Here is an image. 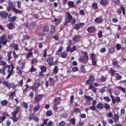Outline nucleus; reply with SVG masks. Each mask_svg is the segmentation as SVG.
Instances as JSON below:
<instances>
[{
    "instance_id": "obj_1",
    "label": "nucleus",
    "mask_w": 126,
    "mask_h": 126,
    "mask_svg": "<svg viewBox=\"0 0 126 126\" xmlns=\"http://www.w3.org/2000/svg\"><path fill=\"white\" fill-rule=\"evenodd\" d=\"M12 10L13 12H15V14H22V11L21 10L16 9L15 7V5L12 2H10L8 4V7H7V11H10Z\"/></svg>"
},
{
    "instance_id": "obj_2",
    "label": "nucleus",
    "mask_w": 126,
    "mask_h": 126,
    "mask_svg": "<svg viewBox=\"0 0 126 126\" xmlns=\"http://www.w3.org/2000/svg\"><path fill=\"white\" fill-rule=\"evenodd\" d=\"M5 66L6 68H8L7 70V73H8V75L6 77V79H9L10 78V77L12 75V74L14 73L13 69L15 68V66L13 64H11V65L7 64Z\"/></svg>"
},
{
    "instance_id": "obj_3",
    "label": "nucleus",
    "mask_w": 126,
    "mask_h": 126,
    "mask_svg": "<svg viewBox=\"0 0 126 126\" xmlns=\"http://www.w3.org/2000/svg\"><path fill=\"white\" fill-rule=\"evenodd\" d=\"M41 85V83H40V81L39 80H35L33 84L31 87V89L32 91L36 92L37 89Z\"/></svg>"
},
{
    "instance_id": "obj_4",
    "label": "nucleus",
    "mask_w": 126,
    "mask_h": 126,
    "mask_svg": "<svg viewBox=\"0 0 126 126\" xmlns=\"http://www.w3.org/2000/svg\"><path fill=\"white\" fill-rule=\"evenodd\" d=\"M2 85L5 86L8 90L12 89H15L17 87V86L13 83H8L7 81H4L2 82Z\"/></svg>"
},
{
    "instance_id": "obj_5",
    "label": "nucleus",
    "mask_w": 126,
    "mask_h": 126,
    "mask_svg": "<svg viewBox=\"0 0 126 126\" xmlns=\"http://www.w3.org/2000/svg\"><path fill=\"white\" fill-rule=\"evenodd\" d=\"M89 61L88 53L87 52H84V56L80 57L79 61V62H85L88 63Z\"/></svg>"
},
{
    "instance_id": "obj_6",
    "label": "nucleus",
    "mask_w": 126,
    "mask_h": 126,
    "mask_svg": "<svg viewBox=\"0 0 126 126\" xmlns=\"http://www.w3.org/2000/svg\"><path fill=\"white\" fill-rule=\"evenodd\" d=\"M66 15L68 18V23H70V22H71L72 25L75 24L76 22V19L75 18H73V16L70 13H66Z\"/></svg>"
},
{
    "instance_id": "obj_7",
    "label": "nucleus",
    "mask_w": 126,
    "mask_h": 126,
    "mask_svg": "<svg viewBox=\"0 0 126 126\" xmlns=\"http://www.w3.org/2000/svg\"><path fill=\"white\" fill-rule=\"evenodd\" d=\"M110 97L111 98L112 102L113 104V105H115L116 102H121V99L120 96H117L115 97V99L114 96L112 93L110 94Z\"/></svg>"
},
{
    "instance_id": "obj_8",
    "label": "nucleus",
    "mask_w": 126,
    "mask_h": 126,
    "mask_svg": "<svg viewBox=\"0 0 126 126\" xmlns=\"http://www.w3.org/2000/svg\"><path fill=\"white\" fill-rule=\"evenodd\" d=\"M7 43V39L6 38V35L5 34H2L0 37V44L5 46Z\"/></svg>"
},
{
    "instance_id": "obj_9",
    "label": "nucleus",
    "mask_w": 126,
    "mask_h": 126,
    "mask_svg": "<svg viewBox=\"0 0 126 126\" xmlns=\"http://www.w3.org/2000/svg\"><path fill=\"white\" fill-rule=\"evenodd\" d=\"M42 31L43 33H38V36H44V35H46L48 32L49 31V27L48 25L44 26L42 29Z\"/></svg>"
},
{
    "instance_id": "obj_10",
    "label": "nucleus",
    "mask_w": 126,
    "mask_h": 126,
    "mask_svg": "<svg viewBox=\"0 0 126 126\" xmlns=\"http://www.w3.org/2000/svg\"><path fill=\"white\" fill-rule=\"evenodd\" d=\"M54 57H49L46 59V63H48V65H49L50 67L54 65Z\"/></svg>"
},
{
    "instance_id": "obj_11",
    "label": "nucleus",
    "mask_w": 126,
    "mask_h": 126,
    "mask_svg": "<svg viewBox=\"0 0 126 126\" xmlns=\"http://www.w3.org/2000/svg\"><path fill=\"white\" fill-rule=\"evenodd\" d=\"M95 55L93 53L91 55L90 59L92 60V65L95 66L97 65L96 59L95 57Z\"/></svg>"
},
{
    "instance_id": "obj_12",
    "label": "nucleus",
    "mask_w": 126,
    "mask_h": 126,
    "mask_svg": "<svg viewBox=\"0 0 126 126\" xmlns=\"http://www.w3.org/2000/svg\"><path fill=\"white\" fill-rule=\"evenodd\" d=\"M123 12V15H126V9L124 6H121V9L119 8L117 9V12L118 13H119L120 14H121Z\"/></svg>"
},
{
    "instance_id": "obj_13",
    "label": "nucleus",
    "mask_w": 126,
    "mask_h": 126,
    "mask_svg": "<svg viewBox=\"0 0 126 126\" xmlns=\"http://www.w3.org/2000/svg\"><path fill=\"white\" fill-rule=\"evenodd\" d=\"M81 39V36L80 35H75L73 38V41L75 43L79 42Z\"/></svg>"
},
{
    "instance_id": "obj_14",
    "label": "nucleus",
    "mask_w": 126,
    "mask_h": 126,
    "mask_svg": "<svg viewBox=\"0 0 126 126\" xmlns=\"http://www.w3.org/2000/svg\"><path fill=\"white\" fill-rule=\"evenodd\" d=\"M94 22H95V23H98V24L102 23L103 22V19L101 16L97 17L95 18L94 20Z\"/></svg>"
},
{
    "instance_id": "obj_15",
    "label": "nucleus",
    "mask_w": 126,
    "mask_h": 126,
    "mask_svg": "<svg viewBox=\"0 0 126 126\" xmlns=\"http://www.w3.org/2000/svg\"><path fill=\"white\" fill-rule=\"evenodd\" d=\"M43 96V94H41L36 95L34 98L35 102H38L42 100Z\"/></svg>"
},
{
    "instance_id": "obj_16",
    "label": "nucleus",
    "mask_w": 126,
    "mask_h": 126,
    "mask_svg": "<svg viewBox=\"0 0 126 126\" xmlns=\"http://www.w3.org/2000/svg\"><path fill=\"white\" fill-rule=\"evenodd\" d=\"M8 16V13L5 11H1L0 12V17L1 18H7Z\"/></svg>"
},
{
    "instance_id": "obj_17",
    "label": "nucleus",
    "mask_w": 126,
    "mask_h": 126,
    "mask_svg": "<svg viewBox=\"0 0 126 126\" xmlns=\"http://www.w3.org/2000/svg\"><path fill=\"white\" fill-rule=\"evenodd\" d=\"M21 107L19 106H16L15 108V111L12 112L11 114L17 115L18 114L20 111Z\"/></svg>"
},
{
    "instance_id": "obj_18",
    "label": "nucleus",
    "mask_w": 126,
    "mask_h": 126,
    "mask_svg": "<svg viewBox=\"0 0 126 126\" xmlns=\"http://www.w3.org/2000/svg\"><path fill=\"white\" fill-rule=\"evenodd\" d=\"M12 117L11 118V120L13 121L14 123L17 122L19 119V118L17 116L16 114H11Z\"/></svg>"
},
{
    "instance_id": "obj_19",
    "label": "nucleus",
    "mask_w": 126,
    "mask_h": 126,
    "mask_svg": "<svg viewBox=\"0 0 126 126\" xmlns=\"http://www.w3.org/2000/svg\"><path fill=\"white\" fill-rule=\"evenodd\" d=\"M96 108L97 110L101 111L104 108V105L103 103L99 102L96 105Z\"/></svg>"
},
{
    "instance_id": "obj_20",
    "label": "nucleus",
    "mask_w": 126,
    "mask_h": 126,
    "mask_svg": "<svg viewBox=\"0 0 126 126\" xmlns=\"http://www.w3.org/2000/svg\"><path fill=\"white\" fill-rule=\"evenodd\" d=\"M84 25H85L84 23H81L80 24H76L74 26V29H75L76 30H79V29H80V28H81V26H84Z\"/></svg>"
},
{
    "instance_id": "obj_21",
    "label": "nucleus",
    "mask_w": 126,
    "mask_h": 126,
    "mask_svg": "<svg viewBox=\"0 0 126 126\" xmlns=\"http://www.w3.org/2000/svg\"><path fill=\"white\" fill-rule=\"evenodd\" d=\"M13 47L15 51H18L19 50L18 44H15V43H12L10 45V47Z\"/></svg>"
},
{
    "instance_id": "obj_22",
    "label": "nucleus",
    "mask_w": 126,
    "mask_h": 126,
    "mask_svg": "<svg viewBox=\"0 0 126 126\" xmlns=\"http://www.w3.org/2000/svg\"><path fill=\"white\" fill-rule=\"evenodd\" d=\"M40 104L39 103L36 104V105L34 106L33 109V112L34 113H35L37 111H38L40 109Z\"/></svg>"
},
{
    "instance_id": "obj_23",
    "label": "nucleus",
    "mask_w": 126,
    "mask_h": 126,
    "mask_svg": "<svg viewBox=\"0 0 126 126\" xmlns=\"http://www.w3.org/2000/svg\"><path fill=\"white\" fill-rule=\"evenodd\" d=\"M87 31L89 33H94L95 31V27L94 26L90 27L87 28Z\"/></svg>"
},
{
    "instance_id": "obj_24",
    "label": "nucleus",
    "mask_w": 126,
    "mask_h": 126,
    "mask_svg": "<svg viewBox=\"0 0 126 126\" xmlns=\"http://www.w3.org/2000/svg\"><path fill=\"white\" fill-rule=\"evenodd\" d=\"M109 1L108 0H101L100 1V4L101 5H108Z\"/></svg>"
},
{
    "instance_id": "obj_25",
    "label": "nucleus",
    "mask_w": 126,
    "mask_h": 126,
    "mask_svg": "<svg viewBox=\"0 0 126 126\" xmlns=\"http://www.w3.org/2000/svg\"><path fill=\"white\" fill-rule=\"evenodd\" d=\"M7 27H8V29H9V30H11L12 29H14V28H15V25L14 23L10 22L9 24H8Z\"/></svg>"
},
{
    "instance_id": "obj_26",
    "label": "nucleus",
    "mask_w": 126,
    "mask_h": 126,
    "mask_svg": "<svg viewBox=\"0 0 126 126\" xmlns=\"http://www.w3.org/2000/svg\"><path fill=\"white\" fill-rule=\"evenodd\" d=\"M61 101V97H55L54 98V102L56 105H60Z\"/></svg>"
},
{
    "instance_id": "obj_27",
    "label": "nucleus",
    "mask_w": 126,
    "mask_h": 126,
    "mask_svg": "<svg viewBox=\"0 0 126 126\" xmlns=\"http://www.w3.org/2000/svg\"><path fill=\"white\" fill-rule=\"evenodd\" d=\"M6 69V66H4L3 67H2L1 69L0 68V74H2L3 75H5Z\"/></svg>"
},
{
    "instance_id": "obj_28",
    "label": "nucleus",
    "mask_w": 126,
    "mask_h": 126,
    "mask_svg": "<svg viewBox=\"0 0 126 126\" xmlns=\"http://www.w3.org/2000/svg\"><path fill=\"white\" fill-rule=\"evenodd\" d=\"M89 89L92 90L94 93H96L97 92L96 89L92 84L89 86Z\"/></svg>"
},
{
    "instance_id": "obj_29",
    "label": "nucleus",
    "mask_w": 126,
    "mask_h": 126,
    "mask_svg": "<svg viewBox=\"0 0 126 126\" xmlns=\"http://www.w3.org/2000/svg\"><path fill=\"white\" fill-rule=\"evenodd\" d=\"M63 50V47H60L59 49L56 51V55L57 56H60L62 54Z\"/></svg>"
},
{
    "instance_id": "obj_30",
    "label": "nucleus",
    "mask_w": 126,
    "mask_h": 126,
    "mask_svg": "<svg viewBox=\"0 0 126 126\" xmlns=\"http://www.w3.org/2000/svg\"><path fill=\"white\" fill-rule=\"evenodd\" d=\"M73 112L75 114H81V111L79 108L75 107L74 108Z\"/></svg>"
},
{
    "instance_id": "obj_31",
    "label": "nucleus",
    "mask_w": 126,
    "mask_h": 126,
    "mask_svg": "<svg viewBox=\"0 0 126 126\" xmlns=\"http://www.w3.org/2000/svg\"><path fill=\"white\" fill-rule=\"evenodd\" d=\"M40 69L41 70V72L45 73L47 71V68L46 66H44V65H41L40 67Z\"/></svg>"
},
{
    "instance_id": "obj_32",
    "label": "nucleus",
    "mask_w": 126,
    "mask_h": 126,
    "mask_svg": "<svg viewBox=\"0 0 126 126\" xmlns=\"http://www.w3.org/2000/svg\"><path fill=\"white\" fill-rule=\"evenodd\" d=\"M25 87H26L25 89L22 88V90H23V94L27 93L28 90V89H29V88H30V86H29V85L28 84H26L25 85Z\"/></svg>"
},
{
    "instance_id": "obj_33",
    "label": "nucleus",
    "mask_w": 126,
    "mask_h": 126,
    "mask_svg": "<svg viewBox=\"0 0 126 126\" xmlns=\"http://www.w3.org/2000/svg\"><path fill=\"white\" fill-rule=\"evenodd\" d=\"M61 57L63 59H66L67 58V54L65 52H63L60 54Z\"/></svg>"
},
{
    "instance_id": "obj_34",
    "label": "nucleus",
    "mask_w": 126,
    "mask_h": 126,
    "mask_svg": "<svg viewBox=\"0 0 126 126\" xmlns=\"http://www.w3.org/2000/svg\"><path fill=\"white\" fill-rule=\"evenodd\" d=\"M8 103V101L5 99L0 101V104L2 106H5L6 105H7Z\"/></svg>"
},
{
    "instance_id": "obj_35",
    "label": "nucleus",
    "mask_w": 126,
    "mask_h": 126,
    "mask_svg": "<svg viewBox=\"0 0 126 126\" xmlns=\"http://www.w3.org/2000/svg\"><path fill=\"white\" fill-rule=\"evenodd\" d=\"M49 81L50 82V86H53L55 84V80L53 78L49 77Z\"/></svg>"
},
{
    "instance_id": "obj_36",
    "label": "nucleus",
    "mask_w": 126,
    "mask_h": 126,
    "mask_svg": "<svg viewBox=\"0 0 126 126\" xmlns=\"http://www.w3.org/2000/svg\"><path fill=\"white\" fill-rule=\"evenodd\" d=\"M50 32L51 34H54L56 32V27L54 25H51Z\"/></svg>"
},
{
    "instance_id": "obj_37",
    "label": "nucleus",
    "mask_w": 126,
    "mask_h": 126,
    "mask_svg": "<svg viewBox=\"0 0 126 126\" xmlns=\"http://www.w3.org/2000/svg\"><path fill=\"white\" fill-rule=\"evenodd\" d=\"M67 5H68L69 7H75L74 2L72 1H69Z\"/></svg>"
},
{
    "instance_id": "obj_38",
    "label": "nucleus",
    "mask_w": 126,
    "mask_h": 126,
    "mask_svg": "<svg viewBox=\"0 0 126 126\" xmlns=\"http://www.w3.org/2000/svg\"><path fill=\"white\" fill-rule=\"evenodd\" d=\"M119 120V116L117 114H115L114 116V121L117 123Z\"/></svg>"
},
{
    "instance_id": "obj_39",
    "label": "nucleus",
    "mask_w": 126,
    "mask_h": 126,
    "mask_svg": "<svg viewBox=\"0 0 126 126\" xmlns=\"http://www.w3.org/2000/svg\"><path fill=\"white\" fill-rule=\"evenodd\" d=\"M11 55H12V52H7V61L8 62H10V60H11V59H12Z\"/></svg>"
},
{
    "instance_id": "obj_40",
    "label": "nucleus",
    "mask_w": 126,
    "mask_h": 126,
    "mask_svg": "<svg viewBox=\"0 0 126 126\" xmlns=\"http://www.w3.org/2000/svg\"><path fill=\"white\" fill-rule=\"evenodd\" d=\"M116 49L115 47H111V48L109 49V53L111 54H113L115 52Z\"/></svg>"
},
{
    "instance_id": "obj_41",
    "label": "nucleus",
    "mask_w": 126,
    "mask_h": 126,
    "mask_svg": "<svg viewBox=\"0 0 126 126\" xmlns=\"http://www.w3.org/2000/svg\"><path fill=\"white\" fill-rule=\"evenodd\" d=\"M16 19H17V17L16 16H14L10 18V19H9V21L13 23V22H15L16 21Z\"/></svg>"
},
{
    "instance_id": "obj_42",
    "label": "nucleus",
    "mask_w": 126,
    "mask_h": 126,
    "mask_svg": "<svg viewBox=\"0 0 126 126\" xmlns=\"http://www.w3.org/2000/svg\"><path fill=\"white\" fill-rule=\"evenodd\" d=\"M85 99L89 102L93 99V97L90 95H85Z\"/></svg>"
},
{
    "instance_id": "obj_43",
    "label": "nucleus",
    "mask_w": 126,
    "mask_h": 126,
    "mask_svg": "<svg viewBox=\"0 0 126 126\" xmlns=\"http://www.w3.org/2000/svg\"><path fill=\"white\" fill-rule=\"evenodd\" d=\"M117 89L121 91L124 93L126 92V89L125 88L122 87V86H118Z\"/></svg>"
},
{
    "instance_id": "obj_44",
    "label": "nucleus",
    "mask_w": 126,
    "mask_h": 126,
    "mask_svg": "<svg viewBox=\"0 0 126 126\" xmlns=\"http://www.w3.org/2000/svg\"><path fill=\"white\" fill-rule=\"evenodd\" d=\"M34 117H35L34 113H32V114H30L29 116V120L30 121H32L34 118Z\"/></svg>"
},
{
    "instance_id": "obj_45",
    "label": "nucleus",
    "mask_w": 126,
    "mask_h": 126,
    "mask_svg": "<svg viewBox=\"0 0 126 126\" xmlns=\"http://www.w3.org/2000/svg\"><path fill=\"white\" fill-rule=\"evenodd\" d=\"M104 108L105 109L109 110L110 109V105L108 103H105L104 104Z\"/></svg>"
},
{
    "instance_id": "obj_46",
    "label": "nucleus",
    "mask_w": 126,
    "mask_h": 126,
    "mask_svg": "<svg viewBox=\"0 0 126 126\" xmlns=\"http://www.w3.org/2000/svg\"><path fill=\"white\" fill-rule=\"evenodd\" d=\"M88 80L91 82V83H93L94 81V79L93 76L92 75H90L89 77Z\"/></svg>"
},
{
    "instance_id": "obj_47",
    "label": "nucleus",
    "mask_w": 126,
    "mask_h": 126,
    "mask_svg": "<svg viewBox=\"0 0 126 126\" xmlns=\"http://www.w3.org/2000/svg\"><path fill=\"white\" fill-rule=\"evenodd\" d=\"M103 100L106 102H110L111 101V98L109 97L108 96H104L103 97Z\"/></svg>"
},
{
    "instance_id": "obj_48",
    "label": "nucleus",
    "mask_w": 126,
    "mask_h": 126,
    "mask_svg": "<svg viewBox=\"0 0 126 126\" xmlns=\"http://www.w3.org/2000/svg\"><path fill=\"white\" fill-rule=\"evenodd\" d=\"M92 7L94 8V9H97L98 8V5L97 3L94 2L92 4Z\"/></svg>"
},
{
    "instance_id": "obj_49",
    "label": "nucleus",
    "mask_w": 126,
    "mask_h": 126,
    "mask_svg": "<svg viewBox=\"0 0 126 126\" xmlns=\"http://www.w3.org/2000/svg\"><path fill=\"white\" fill-rule=\"evenodd\" d=\"M80 70H81V71L83 73H85L86 72V69L84 65H81Z\"/></svg>"
},
{
    "instance_id": "obj_50",
    "label": "nucleus",
    "mask_w": 126,
    "mask_h": 126,
    "mask_svg": "<svg viewBox=\"0 0 126 126\" xmlns=\"http://www.w3.org/2000/svg\"><path fill=\"white\" fill-rule=\"evenodd\" d=\"M70 122L71 123V125L75 126L76 125V120L75 118H71V120H70Z\"/></svg>"
},
{
    "instance_id": "obj_51",
    "label": "nucleus",
    "mask_w": 126,
    "mask_h": 126,
    "mask_svg": "<svg viewBox=\"0 0 126 126\" xmlns=\"http://www.w3.org/2000/svg\"><path fill=\"white\" fill-rule=\"evenodd\" d=\"M23 107L25 109H28V103H26L25 102H23L22 103Z\"/></svg>"
},
{
    "instance_id": "obj_52",
    "label": "nucleus",
    "mask_w": 126,
    "mask_h": 126,
    "mask_svg": "<svg viewBox=\"0 0 126 126\" xmlns=\"http://www.w3.org/2000/svg\"><path fill=\"white\" fill-rule=\"evenodd\" d=\"M112 65L114 67H115L116 66H117L118 68H119L120 67V65L118 64V61L113 62Z\"/></svg>"
},
{
    "instance_id": "obj_53",
    "label": "nucleus",
    "mask_w": 126,
    "mask_h": 126,
    "mask_svg": "<svg viewBox=\"0 0 126 126\" xmlns=\"http://www.w3.org/2000/svg\"><path fill=\"white\" fill-rule=\"evenodd\" d=\"M116 50L117 51H120L122 49V46H121V45L120 44L118 43L116 45Z\"/></svg>"
},
{
    "instance_id": "obj_54",
    "label": "nucleus",
    "mask_w": 126,
    "mask_h": 126,
    "mask_svg": "<svg viewBox=\"0 0 126 126\" xmlns=\"http://www.w3.org/2000/svg\"><path fill=\"white\" fill-rule=\"evenodd\" d=\"M52 115V112L51 110H48L46 112V116L49 117Z\"/></svg>"
},
{
    "instance_id": "obj_55",
    "label": "nucleus",
    "mask_w": 126,
    "mask_h": 126,
    "mask_svg": "<svg viewBox=\"0 0 126 126\" xmlns=\"http://www.w3.org/2000/svg\"><path fill=\"white\" fill-rule=\"evenodd\" d=\"M77 50V47L76 46H73L71 49L70 53H72L73 52L76 51Z\"/></svg>"
},
{
    "instance_id": "obj_56",
    "label": "nucleus",
    "mask_w": 126,
    "mask_h": 126,
    "mask_svg": "<svg viewBox=\"0 0 126 126\" xmlns=\"http://www.w3.org/2000/svg\"><path fill=\"white\" fill-rule=\"evenodd\" d=\"M72 71L73 72H78L79 71V68L78 66L73 67L72 68Z\"/></svg>"
},
{
    "instance_id": "obj_57",
    "label": "nucleus",
    "mask_w": 126,
    "mask_h": 126,
    "mask_svg": "<svg viewBox=\"0 0 126 126\" xmlns=\"http://www.w3.org/2000/svg\"><path fill=\"white\" fill-rule=\"evenodd\" d=\"M74 98V96L73 95H72L70 96V100L69 101V102L71 105H72L73 104Z\"/></svg>"
},
{
    "instance_id": "obj_58",
    "label": "nucleus",
    "mask_w": 126,
    "mask_h": 126,
    "mask_svg": "<svg viewBox=\"0 0 126 126\" xmlns=\"http://www.w3.org/2000/svg\"><path fill=\"white\" fill-rule=\"evenodd\" d=\"M33 53L32 51L29 52L28 53H27L26 56L27 59H29L30 57L32 56Z\"/></svg>"
},
{
    "instance_id": "obj_59",
    "label": "nucleus",
    "mask_w": 126,
    "mask_h": 126,
    "mask_svg": "<svg viewBox=\"0 0 126 126\" xmlns=\"http://www.w3.org/2000/svg\"><path fill=\"white\" fill-rule=\"evenodd\" d=\"M0 66H6V63L3 61H0Z\"/></svg>"
},
{
    "instance_id": "obj_60",
    "label": "nucleus",
    "mask_w": 126,
    "mask_h": 126,
    "mask_svg": "<svg viewBox=\"0 0 126 126\" xmlns=\"http://www.w3.org/2000/svg\"><path fill=\"white\" fill-rule=\"evenodd\" d=\"M30 71L31 73H32L33 72H35L36 71V69L34 67L33 65H32L31 66V68L30 69Z\"/></svg>"
},
{
    "instance_id": "obj_61",
    "label": "nucleus",
    "mask_w": 126,
    "mask_h": 126,
    "mask_svg": "<svg viewBox=\"0 0 126 126\" xmlns=\"http://www.w3.org/2000/svg\"><path fill=\"white\" fill-rule=\"evenodd\" d=\"M53 71H54V73H58V72H59V68H58V66H55L54 68V70H53Z\"/></svg>"
},
{
    "instance_id": "obj_62",
    "label": "nucleus",
    "mask_w": 126,
    "mask_h": 126,
    "mask_svg": "<svg viewBox=\"0 0 126 126\" xmlns=\"http://www.w3.org/2000/svg\"><path fill=\"white\" fill-rule=\"evenodd\" d=\"M23 85V79H22V80H21L18 82V86L19 87H22Z\"/></svg>"
},
{
    "instance_id": "obj_63",
    "label": "nucleus",
    "mask_w": 126,
    "mask_h": 126,
    "mask_svg": "<svg viewBox=\"0 0 126 126\" xmlns=\"http://www.w3.org/2000/svg\"><path fill=\"white\" fill-rule=\"evenodd\" d=\"M47 49H46L45 50H43V57L44 58H46L47 56Z\"/></svg>"
},
{
    "instance_id": "obj_64",
    "label": "nucleus",
    "mask_w": 126,
    "mask_h": 126,
    "mask_svg": "<svg viewBox=\"0 0 126 126\" xmlns=\"http://www.w3.org/2000/svg\"><path fill=\"white\" fill-rule=\"evenodd\" d=\"M65 125L66 123L64 121H62L59 124V126H65Z\"/></svg>"
}]
</instances>
